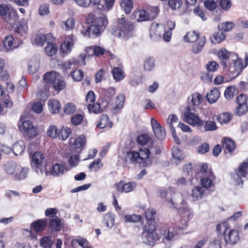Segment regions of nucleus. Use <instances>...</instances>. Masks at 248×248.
Here are the masks:
<instances>
[{
	"instance_id": "bf43d9fd",
	"label": "nucleus",
	"mask_w": 248,
	"mask_h": 248,
	"mask_svg": "<svg viewBox=\"0 0 248 248\" xmlns=\"http://www.w3.org/2000/svg\"><path fill=\"white\" fill-rule=\"evenodd\" d=\"M87 108L90 112L97 113L100 112V106L98 103H93L87 104Z\"/></svg>"
},
{
	"instance_id": "4c0bfd02",
	"label": "nucleus",
	"mask_w": 248,
	"mask_h": 248,
	"mask_svg": "<svg viewBox=\"0 0 248 248\" xmlns=\"http://www.w3.org/2000/svg\"><path fill=\"white\" fill-rule=\"evenodd\" d=\"M45 51L47 56H52L56 53L57 47L55 44L50 43V42H49L45 47Z\"/></svg>"
},
{
	"instance_id": "7c9ffc66",
	"label": "nucleus",
	"mask_w": 248,
	"mask_h": 248,
	"mask_svg": "<svg viewBox=\"0 0 248 248\" xmlns=\"http://www.w3.org/2000/svg\"><path fill=\"white\" fill-rule=\"evenodd\" d=\"M225 38V34L221 31H218L213 34L210 38L211 42L213 44H217L220 43Z\"/></svg>"
},
{
	"instance_id": "4d7b16f0",
	"label": "nucleus",
	"mask_w": 248,
	"mask_h": 248,
	"mask_svg": "<svg viewBox=\"0 0 248 248\" xmlns=\"http://www.w3.org/2000/svg\"><path fill=\"white\" fill-rule=\"evenodd\" d=\"M234 24L232 22H226L220 24L218 27L219 30L224 31H231L233 27Z\"/></svg>"
},
{
	"instance_id": "6ab92c4d",
	"label": "nucleus",
	"mask_w": 248,
	"mask_h": 248,
	"mask_svg": "<svg viewBox=\"0 0 248 248\" xmlns=\"http://www.w3.org/2000/svg\"><path fill=\"white\" fill-rule=\"evenodd\" d=\"M46 224V219H38L31 224V228L35 232H41L45 230Z\"/></svg>"
},
{
	"instance_id": "c756f323",
	"label": "nucleus",
	"mask_w": 248,
	"mask_h": 248,
	"mask_svg": "<svg viewBox=\"0 0 248 248\" xmlns=\"http://www.w3.org/2000/svg\"><path fill=\"white\" fill-rule=\"evenodd\" d=\"M206 42V38L204 36L202 37L198 42L195 44L192 47V52L195 54L200 53L203 48Z\"/></svg>"
},
{
	"instance_id": "2eb2a0df",
	"label": "nucleus",
	"mask_w": 248,
	"mask_h": 248,
	"mask_svg": "<svg viewBox=\"0 0 248 248\" xmlns=\"http://www.w3.org/2000/svg\"><path fill=\"white\" fill-rule=\"evenodd\" d=\"M214 176L212 171H208L206 175H202L201 179V185L203 188H208L213 185Z\"/></svg>"
},
{
	"instance_id": "0e129e2a",
	"label": "nucleus",
	"mask_w": 248,
	"mask_h": 248,
	"mask_svg": "<svg viewBox=\"0 0 248 248\" xmlns=\"http://www.w3.org/2000/svg\"><path fill=\"white\" fill-rule=\"evenodd\" d=\"M27 31L28 27L25 24H18L15 29L16 32L22 36H24L27 33Z\"/></svg>"
},
{
	"instance_id": "774afa93",
	"label": "nucleus",
	"mask_w": 248,
	"mask_h": 248,
	"mask_svg": "<svg viewBox=\"0 0 248 248\" xmlns=\"http://www.w3.org/2000/svg\"><path fill=\"white\" fill-rule=\"evenodd\" d=\"M144 69L147 71L152 70L155 67V60L152 58H147L144 63Z\"/></svg>"
},
{
	"instance_id": "de8ad7c7",
	"label": "nucleus",
	"mask_w": 248,
	"mask_h": 248,
	"mask_svg": "<svg viewBox=\"0 0 248 248\" xmlns=\"http://www.w3.org/2000/svg\"><path fill=\"white\" fill-rule=\"evenodd\" d=\"M58 131L59 129L56 126L51 125L46 131V134L52 139H56L58 138Z\"/></svg>"
},
{
	"instance_id": "412c9836",
	"label": "nucleus",
	"mask_w": 248,
	"mask_h": 248,
	"mask_svg": "<svg viewBox=\"0 0 248 248\" xmlns=\"http://www.w3.org/2000/svg\"><path fill=\"white\" fill-rule=\"evenodd\" d=\"M231 53L229 52L225 48H222L217 52V56L218 58L222 61L221 64L224 68L227 66L226 61L229 59Z\"/></svg>"
},
{
	"instance_id": "e433bc0d",
	"label": "nucleus",
	"mask_w": 248,
	"mask_h": 248,
	"mask_svg": "<svg viewBox=\"0 0 248 248\" xmlns=\"http://www.w3.org/2000/svg\"><path fill=\"white\" fill-rule=\"evenodd\" d=\"M54 239L51 237L45 236L41 240V246L43 248H52Z\"/></svg>"
},
{
	"instance_id": "f257e3e1",
	"label": "nucleus",
	"mask_w": 248,
	"mask_h": 248,
	"mask_svg": "<svg viewBox=\"0 0 248 248\" xmlns=\"http://www.w3.org/2000/svg\"><path fill=\"white\" fill-rule=\"evenodd\" d=\"M161 152V148L155 142H152L148 147H143L137 151H129L125 158L131 163L139 164L143 167L152 165L155 156Z\"/></svg>"
},
{
	"instance_id": "49530a36",
	"label": "nucleus",
	"mask_w": 248,
	"mask_h": 248,
	"mask_svg": "<svg viewBox=\"0 0 248 248\" xmlns=\"http://www.w3.org/2000/svg\"><path fill=\"white\" fill-rule=\"evenodd\" d=\"M138 21H145L150 19V16L148 12L144 10L139 11L136 14Z\"/></svg>"
},
{
	"instance_id": "39448f33",
	"label": "nucleus",
	"mask_w": 248,
	"mask_h": 248,
	"mask_svg": "<svg viewBox=\"0 0 248 248\" xmlns=\"http://www.w3.org/2000/svg\"><path fill=\"white\" fill-rule=\"evenodd\" d=\"M44 79L48 83L53 84L55 90L61 91L65 87V83L61 75L56 72H48L44 75Z\"/></svg>"
},
{
	"instance_id": "aec40b11",
	"label": "nucleus",
	"mask_w": 248,
	"mask_h": 248,
	"mask_svg": "<svg viewBox=\"0 0 248 248\" xmlns=\"http://www.w3.org/2000/svg\"><path fill=\"white\" fill-rule=\"evenodd\" d=\"M239 239V233L236 230H231L227 234L225 235V241L231 244L236 243Z\"/></svg>"
},
{
	"instance_id": "f03ea898",
	"label": "nucleus",
	"mask_w": 248,
	"mask_h": 248,
	"mask_svg": "<svg viewBox=\"0 0 248 248\" xmlns=\"http://www.w3.org/2000/svg\"><path fill=\"white\" fill-rule=\"evenodd\" d=\"M87 20L91 22L92 24L87 28L86 32L81 31L84 36H90L91 34L96 36L99 35L106 28L108 23L107 16L103 14L96 17L93 14L90 13L88 16Z\"/></svg>"
},
{
	"instance_id": "9d476101",
	"label": "nucleus",
	"mask_w": 248,
	"mask_h": 248,
	"mask_svg": "<svg viewBox=\"0 0 248 248\" xmlns=\"http://www.w3.org/2000/svg\"><path fill=\"white\" fill-rule=\"evenodd\" d=\"M203 99L204 98L201 94L195 93L189 97L188 105L186 108L196 109L201 104Z\"/></svg>"
},
{
	"instance_id": "603ef678",
	"label": "nucleus",
	"mask_w": 248,
	"mask_h": 248,
	"mask_svg": "<svg viewBox=\"0 0 248 248\" xmlns=\"http://www.w3.org/2000/svg\"><path fill=\"white\" fill-rule=\"evenodd\" d=\"M224 147L229 152H232L234 150L235 144L233 140L229 138H225L223 142Z\"/></svg>"
},
{
	"instance_id": "c03bdc74",
	"label": "nucleus",
	"mask_w": 248,
	"mask_h": 248,
	"mask_svg": "<svg viewBox=\"0 0 248 248\" xmlns=\"http://www.w3.org/2000/svg\"><path fill=\"white\" fill-rule=\"evenodd\" d=\"M199 38V34L195 31H190L184 36L185 41L189 43H193Z\"/></svg>"
},
{
	"instance_id": "bb28decb",
	"label": "nucleus",
	"mask_w": 248,
	"mask_h": 248,
	"mask_svg": "<svg viewBox=\"0 0 248 248\" xmlns=\"http://www.w3.org/2000/svg\"><path fill=\"white\" fill-rule=\"evenodd\" d=\"M112 126V123L109 121L108 116L106 115H102L100 118L99 123L97 126L99 128H104L106 127L109 128Z\"/></svg>"
},
{
	"instance_id": "a211bd4d",
	"label": "nucleus",
	"mask_w": 248,
	"mask_h": 248,
	"mask_svg": "<svg viewBox=\"0 0 248 248\" xmlns=\"http://www.w3.org/2000/svg\"><path fill=\"white\" fill-rule=\"evenodd\" d=\"M86 138L82 135L78 138H71L69 140V143L73 146L76 149H81L83 148L86 144Z\"/></svg>"
},
{
	"instance_id": "2f4dec72",
	"label": "nucleus",
	"mask_w": 248,
	"mask_h": 248,
	"mask_svg": "<svg viewBox=\"0 0 248 248\" xmlns=\"http://www.w3.org/2000/svg\"><path fill=\"white\" fill-rule=\"evenodd\" d=\"M48 105L51 113H56L59 112L61 105L59 101L55 99L49 101Z\"/></svg>"
},
{
	"instance_id": "c85d7f7f",
	"label": "nucleus",
	"mask_w": 248,
	"mask_h": 248,
	"mask_svg": "<svg viewBox=\"0 0 248 248\" xmlns=\"http://www.w3.org/2000/svg\"><path fill=\"white\" fill-rule=\"evenodd\" d=\"M120 6L125 13L129 14L133 7L132 0H120Z\"/></svg>"
},
{
	"instance_id": "8fccbe9b",
	"label": "nucleus",
	"mask_w": 248,
	"mask_h": 248,
	"mask_svg": "<svg viewBox=\"0 0 248 248\" xmlns=\"http://www.w3.org/2000/svg\"><path fill=\"white\" fill-rule=\"evenodd\" d=\"M213 74L210 72H204L201 73L200 76L201 79L205 83H211L213 79Z\"/></svg>"
},
{
	"instance_id": "a18cd8bd",
	"label": "nucleus",
	"mask_w": 248,
	"mask_h": 248,
	"mask_svg": "<svg viewBox=\"0 0 248 248\" xmlns=\"http://www.w3.org/2000/svg\"><path fill=\"white\" fill-rule=\"evenodd\" d=\"M87 53H89L90 51H93L94 55L96 56L103 55L105 52V49L98 46H93L88 47L86 49Z\"/></svg>"
},
{
	"instance_id": "3c124183",
	"label": "nucleus",
	"mask_w": 248,
	"mask_h": 248,
	"mask_svg": "<svg viewBox=\"0 0 248 248\" xmlns=\"http://www.w3.org/2000/svg\"><path fill=\"white\" fill-rule=\"evenodd\" d=\"M150 140V137L148 135L142 134L138 137L137 141L139 144L143 146L148 143Z\"/></svg>"
},
{
	"instance_id": "58836bf2",
	"label": "nucleus",
	"mask_w": 248,
	"mask_h": 248,
	"mask_svg": "<svg viewBox=\"0 0 248 248\" xmlns=\"http://www.w3.org/2000/svg\"><path fill=\"white\" fill-rule=\"evenodd\" d=\"M201 187H196L192 191V197L193 200H198L202 198L204 194V190Z\"/></svg>"
},
{
	"instance_id": "6e6d98bb",
	"label": "nucleus",
	"mask_w": 248,
	"mask_h": 248,
	"mask_svg": "<svg viewBox=\"0 0 248 248\" xmlns=\"http://www.w3.org/2000/svg\"><path fill=\"white\" fill-rule=\"evenodd\" d=\"M164 237L168 241L172 240L178 237V233L172 229H169L164 234Z\"/></svg>"
},
{
	"instance_id": "4468645a",
	"label": "nucleus",
	"mask_w": 248,
	"mask_h": 248,
	"mask_svg": "<svg viewBox=\"0 0 248 248\" xmlns=\"http://www.w3.org/2000/svg\"><path fill=\"white\" fill-rule=\"evenodd\" d=\"M86 55L80 54L79 55V59L80 61H78L76 59H73L72 61H68L66 62L63 64V67L65 71H67L69 69H72V66L73 65H77L78 63H79L80 65L85 66L86 65L85 58Z\"/></svg>"
},
{
	"instance_id": "9b49d317",
	"label": "nucleus",
	"mask_w": 248,
	"mask_h": 248,
	"mask_svg": "<svg viewBox=\"0 0 248 248\" xmlns=\"http://www.w3.org/2000/svg\"><path fill=\"white\" fill-rule=\"evenodd\" d=\"M16 11L6 4H0V16L7 22H9L12 15L16 16Z\"/></svg>"
},
{
	"instance_id": "864d4df0",
	"label": "nucleus",
	"mask_w": 248,
	"mask_h": 248,
	"mask_svg": "<svg viewBox=\"0 0 248 248\" xmlns=\"http://www.w3.org/2000/svg\"><path fill=\"white\" fill-rule=\"evenodd\" d=\"M248 111V105H238L236 107L234 114L237 116H242L245 114Z\"/></svg>"
},
{
	"instance_id": "37998d69",
	"label": "nucleus",
	"mask_w": 248,
	"mask_h": 248,
	"mask_svg": "<svg viewBox=\"0 0 248 248\" xmlns=\"http://www.w3.org/2000/svg\"><path fill=\"white\" fill-rule=\"evenodd\" d=\"M14 38L12 36L8 35L5 38L3 42V44L5 47L8 50H11L16 47V46L14 45Z\"/></svg>"
},
{
	"instance_id": "680f3d73",
	"label": "nucleus",
	"mask_w": 248,
	"mask_h": 248,
	"mask_svg": "<svg viewBox=\"0 0 248 248\" xmlns=\"http://www.w3.org/2000/svg\"><path fill=\"white\" fill-rule=\"evenodd\" d=\"M218 64L216 62L213 61L209 62L205 65V68L207 71L211 73L216 71L218 69Z\"/></svg>"
},
{
	"instance_id": "f704fd0d",
	"label": "nucleus",
	"mask_w": 248,
	"mask_h": 248,
	"mask_svg": "<svg viewBox=\"0 0 248 248\" xmlns=\"http://www.w3.org/2000/svg\"><path fill=\"white\" fill-rule=\"evenodd\" d=\"M35 167V171L38 175L40 177H46L51 175L50 171H47V166H43L42 165Z\"/></svg>"
},
{
	"instance_id": "dca6fc26",
	"label": "nucleus",
	"mask_w": 248,
	"mask_h": 248,
	"mask_svg": "<svg viewBox=\"0 0 248 248\" xmlns=\"http://www.w3.org/2000/svg\"><path fill=\"white\" fill-rule=\"evenodd\" d=\"M136 184L134 182H131L125 184L121 181L116 185V188L118 191L127 193L133 190Z\"/></svg>"
},
{
	"instance_id": "4be33fe9",
	"label": "nucleus",
	"mask_w": 248,
	"mask_h": 248,
	"mask_svg": "<svg viewBox=\"0 0 248 248\" xmlns=\"http://www.w3.org/2000/svg\"><path fill=\"white\" fill-rule=\"evenodd\" d=\"M5 172L9 175L15 174L17 170H19L18 167L15 162H10L6 163L4 166Z\"/></svg>"
},
{
	"instance_id": "ea45409f",
	"label": "nucleus",
	"mask_w": 248,
	"mask_h": 248,
	"mask_svg": "<svg viewBox=\"0 0 248 248\" xmlns=\"http://www.w3.org/2000/svg\"><path fill=\"white\" fill-rule=\"evenodd\" d=\"M125 100V96L123 94L117 96L116 100V106L114 107L113 110L115 112L119 111L123 107Z\"/></svg>"
},
{
	"instance_id": "6e6552de",
	"label": "nucleus",
	"mask_w": 248,
	"mask_h": 248,
	"mask_svg": "<svg viewBox=\"0 0 248 248\" xmlns=\"http://www.w3.org/2000/svg\"><path fill=\"white\" fill-rule=\"evenodd\" d=\"M173 190L170 187L167 191L161 190L159 191V196L164 198L167 197V204L170 208H175L177 206L176 200L175 199L176 194H173L172 197Z\"/></svg>"
},
{
	"instance_id": "5701e85b",
	"label": "nucleus",
	"mask_w": 248,
	"mask_h": 248,
	"mask_svg": "<svg viewBox=\"0 0 248 248\" xmlns=\"http://www.w3.org/2000/svg\"><path fill=\"white\" fill-rule=\"evenodd\" d=\"M49 228L53 231H59L62 227L61 219L57 217L50 219L49 220Z\"/></svg>"
},
{
	"instance_id": "c9c22d12",
	"label": "nucleus",
	"mask_w": 248,
	"mask_h": 248,
	"mask_svg": "<svg viewBox=\"0 0 248 248\" xmlns=\"http://www.w3.org/2000/svg\"><path fill=\"white\" fill-rule=\"evenodd\" d=\"M65 170V167L63 165L56 164L52 167L50 172L53 176H57L63 174Z\"/></svg>"
},
{
	"instance_id": "13d9d810",
	"label": "nucleus",
	"mask_w": 248,
	"mask_h": 248,
	"mask_svg": "<svg viewBox=\"0 0 248 248\" xmlns=\"http://www.w3.org/2000/svg\"><path fill=\"white\" fill-rule=\"evenodd\" d=\"M235 88L234 86H229L228 87L224 92L225 97L227 100H230L232 99L235 94Z\"/></svg>"
},
{
	"instance_id": "e2e57ef3",
	"label": "nucleus",
	"mask_w": 248,
	"mask_h": 248,
	"mask_svg": "<svg viewBox=\"0 0 248 248\" xmlns=\"http://www.w3.org/2000/svg\"><path fill=\"white\" fill-rule=\"evenodd\" d=\"M46 38L45 35L43 34H39L36 35L34 39V43L38 46H43L46 42Z\"/></svg>"
},
{
	"instance_id": "5fc2aeb1",
	"label": "nucleus",
	"mask_w": 248,
	"mask_h": 248,
	"mask_svg": "<svg viewBox=\"0 0 248 248\" xmlns=\"http://www.w3.org/2000/svg\"><path fill=\"white\" fill-rule=\"evenodd\" d=\"M204 131H212L216 130L217 129V126L216 123L212 121H207L204 123Z\"/></svg>"
},
{
	"instance_id": "f3484780",
	"label": "nucleus",
	"mask_w": 248,
	"mask_h": 248,
	"mask_svg": "<svg viewBox=\"0 0 248 248\" xmlns=\"http://www.w3.org/2000/svg\"><path fill=\"white\" fill-rule=\"evenodd\" d=\"M74 43L73 35H71L66 39V40L61 46V49L62 53L65 54L70 53L72 50Z\"/></svg>"
},
{
	"instance_id": "393cba45",
	"label": "nucleus",
	"mask_w": 248,
	"mask_h": 248,
	"mask_svg": "<svg viewBox=\"0 0 248 248\" xmlns=\"http://www.w3.org/2000/svg\"><path fill=\"white\" fill-rule=\"evenodd\" d=\"M25 144L22 140L16 142L13 146V151L16 155H21L25 150Z\"/></svg>"
},
{
	"instance_id": "473e14b6",
	"label": "nucleus",
	"mask_w": 248,
	"mask_h": 248,
	"mask_svg": "<svg viewBox=\"0 0 248 248\" xmlns=\"http://www.w3.org/2000/svg\"><path fill=\"white\" fill-rule=\"evenodd\" d=\"M114 79L117 81H120L124 78L125 75L123 70L120 67H115L112 71Z\"/></svg>"
},
{
	"instance_id": "cd10ccee",
	"label": "nucleus",
	"mask_w": 248,
	"mask_h": 248,
	"mask_svg": "<svg viewBox=\"0 0 248 248\" xmlns=\"http://www.w3.org/2000/svg\"><path fill=\"white\" fill-rule=\"evenodd\" d=\"M72 133V130L68 127L62 126L59 130L58 138L62 140H66Z\"/></svg>"
},
{
	"instance_id": "7ed1b4c3",
	"label": "nucleus",
	"mask_w": 248,
	"mask_h": 248,
	"mask_svg": "<svg viewBox=\"0 0 248 248\" xmlns=\"http://www.w3.org/2000/svg\"><path fill=\"white\" fill-rule=\"evenodd\" d=\"M117 26V29H115L112 33L115 36L127 39L133 36L135 25L132 22L125 19L124 15H122L118 19Z\"/></svg>"
},
{
	"instance_id": "1a4fd4ad",
	"label": "nucleus",
	"mask_w": 248,
	"mask_h": 248,
	"mask_svg": "<svg viewBox=\"0 0 248 248\" xmlns=\"http://www.w3.org/2000/svg\"><path fill=\"white\" fill-rule=\"evenodd\" d=\"M151 124L155 136L159 140L164 139L166 137L164 128L153 118H151Z\"/></svg>"
},
{
	"instance_id": "052dcab7",
	"label": "nucleus",
	"mask_w": 248,
	"mask_h": 248,
	"mask_svg": "<svg viewBox=\"0 0 248 248\" xmlns=\"http://www.w3.org/2000/svg\"><path fill=\"white\" fill-rule=\"evenodd\" d=\"M178 122V118L175 114H171L169 115L167 123L169 125V127L170 129V130H173V129H175L173 124L174 123H176Z\"/></svg>"
},
{
	"instance_id": "09e8293b",
	"label": "nucleus",
	"mask_w": 248,
	"mask_h": 248,
	"mask_svg": "<svg viewBox=\"0 0 248 248\" xmlns=\"http://www.w3.org/2000/svg\"><path fill=\"white\" fill-rule=\"evenodd\" d=\"M232 115L228 112H225L220 114L217 117V120L218 122L222 124H225L229 122L232 118Z\"/></svg>"
},
{
	"instance_id": "423d86ee",
	"label": "nucleus",
	"mask_w": 248,
	"mask_h": 248,
	"mask_svg": "<svg viewBox=\"0 0 248 248\" xmlns=\"http://www.w3.org/2000/svg\"><path fill=\"white\" fill-rule=\"evenodd\" d=\"M18 126L25 137L33 139L38 135L37 128L32 125L30 121H19Z\"/></svg>"
},
{
	"instance_id": "b1692460",
	"label": "nucleus",
	"mask_w": 248,
	"mask_h": 248,
	"mask_svg": "<svg viewBox=\"0 0 248 248\" xmlns=\"http://www.w3.org/2000/svg\"><path fill=\"white\" fill-rule=\"evenodd\" d=\"M32 165L33 167H36L42 165L44 160V155L43 154L40 152H35L31 156Z\"/></svg>"
},
{
	"instance_id": "72a5a7b5",
	"label": "nucleus",
	"mask_w": 248,
	"mask_h": 248,
	"mask_svg": "<svg viewBox=\"0 0 248 248\" xmlns=\"http://www.w3.org/2000/svg\"><path fill=\"white\" fill-rule=\"evenodd\" d=\"M104 222L107 228H111L114 223V215L110 212L106 214L104 217Z\"/></svg>"
},
{
	"instance_id": "338daca9",
	"label": "nucleus",
	"mask_w": 248,
	"mask_h": 248,
	"mask_svg": "<svg viewBox=\"0 0 248 248\" xmlns=\"http://www.w3.org/2000/svg\"><path fill=\"white\" fill-rule=\"evenodd\" d=\"M62 23L64 25L63 28L66 30H73L75 27V21L72 18H68Z\"/></svg>"
},
{
	"instance_id": "a878e982",
	"label": "nucleus",
	"mask_w": 248,
	"mask_h": 248,
	"mask_svg": "<svg viewBox=\"0 0 248 248\" xmlns=\"http://www.w3.org/2000/svg\"><path fill=\"white\" fill-rule=\"evenodd\" d=\"M220 92L217 89H214L210 91L206 95L207 100L211 104L215 103L218 99Z\"/></svg>"
},
{
	"instance_id": "ddd939ff",
	"label": "nucleus",
	"mask_w": 248,
	"mask_h": 248,
	"mask_svg": "<svg viewBox=\"0 0 248 248\" xmlns=\"http://www.w3.org/2000/svg\"><path fill=\"white\" fill-rule=\"evenodd\" d=\"M248 166V164L246 162H244L240 165L238 171L236 172L233 176L234 179H235L237 185H239L243 184V181L241 177H244L247 175Z\"/></svg>"
},
{
	"instance_id": "a19ab883",
	"label": "nucleus",
	"mask_w": 248,
	"mask_h": 248,
	"mask_svg": "<svg viewBox=\"0 0 248 248\" xmlns=\"http://www.w3.org/2000/svg\"><path fill=\"white\" fill-rule=\"evenodd\" d=\"M28 170L29 169L26 167L19 169L15 174V179L17 180L24 179L27 177Z\"/></svg>"
},
{
	"instance_id": "20e7f679",
	"label": "nucleus",
	"mask_w": 248,
	"mask_h": 248,
	"mask_svg": "<svg viewBox=\"0 0 248 248\" xmlns=\"http://www.w3.org/2000/svg\"><path fill=\"white\" fill-rule=\"evenodd\" d=\"M156 226L154 222L151 221L143 228L139 240L140 242L153 246L159 240V235L155 232Z\"/></svg>"
},
{
	"instance_id": "79ce46f5",
	"label": "nucleus",
	"mask_w": 248,
	"mask_h": 248,
	"mask_svg": "<svg viewBox=\"0 0 248 248\" xmlns=\"http://www.w3.org/2000/svg\"><path fill=\"white\" fill-rule=\"evenodd\" d=\"M172 155L173 158L177 161H180L184 158V155L182 151L177 147H173L172 149Z\"/></svg>"
},
{
	"instance_id": "0eeeda50",
	"label": "nucleus",
	"mask_w": 248,
	"mask_h": 248,
	"mask_svg": "<svg viewBox=\"0 0 248 248\" xmlns=\"http://www.w3.org/2000/svg\"><path fill=\"white\" fill-rule=\"evenodd\" d=\"M196 109L186 108L184 112V119L186 122L193 126H202L204 122L194 113Z\"/></svg>"
},
{
	"instance_id": "f8f14e48",
	"label": "nucleus",
	"mask_w": 248,
	"mask_h": 248,
	"mask_svg": "<svg viewBox=\"0 0 248 248\" xmlns=\"http://www.w3.org/2000/svg\"><path fill=\"white\" fill-rule=\"evenodd\" d=\"M179 212L184 222L182 227V228L183 229L187 225L188 221L192 218L193 214L191 210L186 205H183V206H181L179 209Z\"/></svg>"
},
{
	"instance_id": "69168bd1",
	"label": "nucleus",
	"mask_w": 248,
	"mask_h": 248,
	"mask_svg": "<svg viewBox=\"0 0 248 248\" xmlns=\"http://www.w3.org/2000/svg\"><path fill=\"white\" fill-rule=\"evenodd\" d=\"M141 219L140 216L133 214L131 215H126L124 217V220L126 222H137Z\"/></svg>"
}]
</instances>
